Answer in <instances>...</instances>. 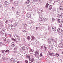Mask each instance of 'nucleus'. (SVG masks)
<instances>
[{
    "mask_svg": "<svg viewBox=\"0 0 63 63\" xmlns=\"http://www.w3.org/2000/svg\"><path fill=\"white\" fill-rule=\"evenodd\" d=\"M22 49L23 51L25 52H26L28 51V48L27 47L24 46L22 47Z\"/></svg>",
    "mask_w": 63,
    "mask_h": 63,
    "instance_id": "obj_1",
    "label": "nucleus"
},
{
    "mask_svg": "<svg viewBox=\"0 0 63 63\" xmlns=\"http://www.w3.org/2000/svg\"><path fill=\"white\" fill-rule=\"evenodd\" d=\"M10 5V3L7 1H5L4 4V5L6 7H8Z\"/></svg>",
    "mask_w": 63,
    "mask_h": 63,
    "instance_id": "obj_2",
    "label": "nucleus"
},
{
    "mask_svg": "<svg viewBox=\"0 0 63 63\" xmlns=\"http://www.w3.org/2000/svg\"><path fill=\"white\" fill-rule=\"evenodd\" d=\"M39 53H39V51H36L34 54L35 57L39 56Z\"/></svg>",
    "mask_w": 63,
    "mask_h": 63,
    "instance_id": "obj_3",
    "label": "nucleus"
},
{
    "mask_svg": "<svg viewBox=\"0 0 63 63\" xmlns=\"http://www.w3.org/2000/svg\"><path fill=\"white\" fill-rule=\"evenodd\" d=\"M48 48H49V49H50L51 50H52V49H53V47L52 45H48Z\"/></svg>",
    "mask_w": 63,
    "mask_h": 63,
    "instance_id": "obj_4",
    "label": "nucleus"
},
{
    "mask_svg": "<svg viewBox=\"0 0 63 63\" xmlns=\"http://www.w3.org/2000/svg\"><path fill=\"white\" fill-rule=\"evenodd\" d=\"M26 17H27L28 18H31V16L30 13H28L26 15Z\"/></svg>",
    "mask_w": 63,
    "mask_h": 63,
    "instance_id": "obj_5",
    "label": "nucleus"
},
{
    "mask_svg": "<svg viewBox=\"0 0 63 63\" xmlns=\"http://www.w3.org/2000/svg\"><path fill=\"white\" fill-rule=\"evenodd\" d=\"M43 12V10L42 9H39V10L38 11V14H41Z\"/></svg>",
    "mask_w": 63,
    "mask_h": 63,
    "instance_id": "obj_6",
    "label": "nucleus"
},
{
    "mask_svg": "<svg viewBox=\"0 0 63 63\" xmlns=\"http://www.w3.org/2000/svg\"><path fill=\"white\" fill-rule=\"evenodd\" d=\"M59 47H63V43L61 42L59 44Z\"/></svg>",
    "mask_w": 63,
    "mask_h": 63,
    "instance_id": "obj_7",
    "label": "nucleus"
},
{
    "mask_svg": "<svg viewBox=\"0 0 63 63\" xmlns=\"http://www.w3.org/2000/svg\"><path fill=\"white\" fill-rule=\"evenodd\" d=\"M14 4L16 6H17L18 5V2L17 1H15L14 2Z\"/></svg>",
    "mask_w": 63,
    "mask_h": 63,
    "instance_id": "obj_8",
    "label": "nucleus"
},
{
    "mask_svg": "<svg viewBox=\"0 0 63 63\" xmlns=\"http://www.w3.org/2000/svg\"><path fill=\"white\" fill-rule=\"evenodd\" d=\"M57 32L58 33H61L62 32V29L58 28L57 29Z\"/></svg>",
    "mask_w": 63,
    "mask_h": 63,
    "instance_id": "obj_9",
    "label": "nucleus"
},
{
    "mask_svg": "<svg viewBox=\"0 0 63 63\" xmlns=\"http://www.w3.org/2000/svg\"><path fill=\"white\" fill-rule=\"evenodd\" d=\"M10 61L11 62H12L13 63H15V62H16V60H15L13 58H11V59Z\"/></svg>",
    "mask_w": 63,
    "mask_h": 63,
    "instance_id": "obj_10",
    "label": "nucleus"
},
{
    "mask_svg": "<svg viewBox=\"0 0 63 63\" xmlns=\"http://www.w3.org/2000/svg\"><path fill=\"white\" fill-rule=\"evenodd\" d=\"M52 29L54 31H55L56 30V27L54 26H53L52 27Z\"/></svg>",
    "mask_w": 63,
    "mask_h": 63,
    "instance_id": "obj_11",
    "label": "nucleus"
},
{
    "mask_svg": "<svg viewBox=\"0 0 63 63\" xmlns=\"http://www.w3.org/2000/svg\"><path fill=\"white\" fill-rule=\"evenodd\" d=\"M22 25H23L24 26V29H26V28H27V26L26 23H23L22 24Z\"/></svg>",
    "mask_w": 63,
    "mask_h": 63,
    "instance_id": "obj_12",
    "label": "nucleus"
},
{
    "mask_svg": "<svg viewBox=\"0 0 63 63\" xmlns=\"http://www.w3.org/2000/svg\"><path fill=\"white\" fill-rule=\"evenodd\" d=\"M49 2L50 4H54V1L52 0H49Z\"/></svg>",
    "mask_w": 63,
    "mask_h": 63,
    "instance_id": "obj_13",
    "label": "nucleus"
},
{
    "mask_svg": "<svg viewBox=\"0 0 63 63\" xmlns=\"http://www.w3.org/2000/svg\"><path fill=\"white\" fill-rule=\"evenodd\" d=\"M47 41H48L47 43H48V45H47V46H48V45H49L51 44V40H50V39H48V40Z\"/></svg>",
    "mask_w": 63,
    "mask_h": 63,
    "instance_id": "obj_14",
    "label": "nucleus"
},
{
    "mask_svg": "<svg viewBox=\"0 0 63 63\" xmlns=\"http://www.w3.org/2000/svg\"><path fill=\"white\" fill-rule=\"evenodd\" d=\"M57 2H58L59 6H61L62 5V2L61 1H57Z\"/></svg>",
    "mask_w": 63,
    "mask_h": 63,
    "instance_id": "obj_15",
    "label": "nucleus"
},
{
    "mask_svg": "<svg viewBox=\"0 0 63 63\" xmlns=\"http://www.w3.org/2000/svg\"><path fill=\"white\" fill-rule=\"evenodd\" d=\"M11 45L13 47H15V46H16V44H15V43L13 42L11 43Z\"/></svg>",
    "mask_w": 63,
    "mask_h": 63,
    "instance_id": "obj_16",
    "label": "nucleus"
},
{
    "mask_svg": "<svg viewBox=\"0 0 63 63\" xmlns=\"http://www.w3.org/2000/svg\"><path fill=\"white\" fill-rule=\"evenodd\" d=\"M10 50H9L7 49L6 50H5V52L4 53L5 54L6 53H10Z\"/></svg>",
    "mask_w": 63,
    "mask_h": 63,
    "instance_id": "obj_17",
    "label": "nucleus"
},
{
    "mask_svg": "<svg viewBox=\"0 0 63 63\" xmlns=\"http://www.w3.org/2000/svg\"><path fill=\"white\" fill-rule=\"evenodd\" d=\"M44 18L43 17L41 18L40 17L39 18V21H43L44 20Z\"/></svg>",
    "mask_w": 63,
    "mask_h": 63,
    "instance_id": "obj_18",
    "label": "nucleus"
},
{
    "mask_svg": "<svg viewBox=\"0 0 63 63\" xmlns=\"http://www.w3.org/2000/svg\"><path fill=\"white\" fill-rule=\"evenodd\" d=\"M52 6L51 5L49 6L48 8L49 10H50L52 9Z\"/></svg>",
    "mask_w": 63,
    "mask_h": 63,
    "instance_id": "obj_19",
    "label": "nucleus"
},
{
    "mask_svg": "<svg viewBox=\"0 0 63 63\" xmlns=\"http://www.w3.org/2000/svg\"><path fill=\"white\" fill-rule=\"evenodd\" d=\"M57 16L59 17V18H60L62 17V16L60 14H57Z\"/></svg>",
    "mask_w": 63,
    "mask_h": 63,
    "instance_id": "obj_20",
    "label": "nucleus"
},
{
    "mask_svg": "<svg viewBox=\"0 0 63 63\" xmlns=\"http://www.w3.org/2000/svg\"><path fill=\"white\" fill-rule=\"evenodd\" d=\"M29 61H31V62H30L29 63H32V62H33L34 61V58L33 57L32 58L31 60H30Z\"/></svg>",
    "mask_w": 63,
    "mask_h": 63,
    "instance_id": "obj_21",
    "label": "nucleus"
},
{
    "mask_svg": "<svg viewBox=\"0 0 63 63\" xmlns=\"http://www.w3.org/2000/svg\"><path fill=\"white\" fill-rule=\"evenodd\" d=\"M48 5H49V4H48V2L45 5V8H46V9H47V8H48Z\"/></svg>",
    "mask_w": 63,
    "mask_h": 63,
    "instance_id": "obj_22",
    "label": "nucleus"
},
{
    "mask_svg": "<svg viewBox=\"0 0 63 63\" xmlns=\"http://www.w3.org/2000/svg\"><path fill=\"white\" fill-rule=\"evenodd\" d=\"M30 1L29 0H27L25 2L26 4H28L30 3Z\"/></svg>",
    "mask_w": 63,
    "mask_h": 63,
    "instance_id": "obj_23",
    "label": "nucleus"
},
{
    "mask_svg": "<svg viewBox=\"0 0 63 63\" xmlns=\"http://www.w3.org/2000/svg\"><path fill=\"white\" fill-rule=\"evenodd\" d=\"M4 37H5V38H7V37H8V33H4Z\"/></svg>",
    "mask_w": 63,
    "mask_h": 63,
    "instance_id": "obj_24",
    "label": "nucleus"
},
{
    "mask_svg": "<svg viewBox=\"0 0 63 63\" xmlns=\"http://www.w3.org/2000/svg\"><path fill=\"white\" fill-rule=\"evenodd\" d=\"M31 37L32 38L31 41H33V40L35 39V37H34L33 36H31Z\"/></svg>",
    "mask_w": 63,
    "mask_h": 63,
    "instance_id": "obj_25",
    "label": "nucleus"
},
{
    "mask_svg": "<svg viewBox=\"0 0 63 63\" xmlns=\"http://www.w3.org/2000/svg\"><path fill=\"white\" fill-rule=\"evenodd\" d=\"M59 9L60 10H63V7L62 6H61L59 7Z\"/></svg>",
    "mask_w": 63,
    "mask_h": 63,
    "instance_id": "obj_26",
    "label": "nucleus"
},
{
    "mask_svg": "<svg viewBox=\"0 0 63 63\" xmlns=\"http://www.w3.org/2000/svg\"><path fill=\"white\" fill-rule=\"evenodd\" d=\"M11 28L12 29V30H15V26H14V27H11Z\"/></svg>",
    "mask_w": 63,
    "mask_h": 63,
    "instance_id": "obj_27",
    "label": "nucleus"
},
{
    "mask_svg": "<svg viewBox=\"0 0 63 63\" xmlns=\"http://www.w3.org/2000/svg\"><path fill=\"white\" fill-rule=\"evenodd\" d=\"M56 19L58 22H59V23H60L61 22L60 21V20L59 19L57 18Z\"/></svg>",
    "mask_w": 63,
    "mask_h": 63,
    "instance_id": "obj_28",
    "label": "nucleus"
},
{
    "mask_svg": "<svg viewBox=\"0 0 63 63\" xmlns=\"http://www.w3.org/2000/svg\"><path fill=\"white\" fill-rule=\"evenodd\" d=\"M48 52L49 53V55H50V56H52V55H53V53H50L49 51H48Z\"/></svg>",
    "mask_w": 63,
    "mask_h": 63,
    "instance_id": "obj_29",
    "label": "nucleus"
},
{
    "mask_svg": "<svg viewBox=\"0 0 63 63\" xmlns=\"http://www.w3.org/2000/svg\"><path fill=\"white\" fill-rule=\"evenodd\" d=\"M8 29H10V28H11V26L10 24L8 25Z\"/></svg>",
    "mask_w": 63,
    "mask_h": 63,
    "instance_id": "obj_30",
    "label": "nucleus"
},
{
    "mask_svg": "<svg viewBox=\"0 0 63 63\" xmlns=\"http://www.w3.org/2000/svg\"><path fill=\"white\" fill-rule=\"evenodd\" d=\"M17 49V47H16L14 49V50L15 51H16Z\"/></svg>",
    "mask_w": 63,
    "mask_h": 63,
    "instance_id": "obj_31",
    "label": "nucleus"
},
{
    "mask_svg": "<svg viewBox=\"0 0 63 63\" xmlns=\"http://www.w3.org/2000/svg\"><path fill=\"white\" fill-rule=\"evenodd\" d=\"M27 40H30V39H31V38H30V36H28V37H27Z\"/></svg>",
    "mask_w": 63,
    "mask_h": 63,
    "instance_id": "obj_32",
    "label": "nucleus"
},
{
    "mask_svg": "<svg viewBox=\"0 0 63 63\" xmlns=\"http://www.w3.org/2000/svg\"><path fill=\"white\" fill-rule=\"evenodd\" d=\"M52 11H53V12H56V9L55 8H53L52 9Z\"/></svg>",
    "mask_w": 63,
    "mask_h": 63,
    "instance_id": "obj_33",
    "label": "nucleus"
},
{
    "mask_svg": "<svg viewBox=\"0 0 63 63\" xmlns=\"http://www.w3.org/2000/svg\"><path fill=\"white\" fill-rule=\"evenodd\" d=\"M29 55L31 56V57H33V54L32 53H31L30 54H29Z\"/></svg>",
    "mask_w": 63,
    "mask_h": 63,
    "instance_id": "obj_34",
    "label": "nucleus"
},
{
    "mask_svg": "<svg viewBox=\"0 0 63 63\" xmlns=\"http://www.w3.org/2000/svg\"><path fill=\"white\" fill-rule=\"evenodd\" d=\"M0 27H1L2 28L3 27V23H1L0 24Z\"/></svg>",
    "mask_w": 63,
    "mask_h": 63,
    "instance_id": "obj_35",
    "label": "nucleus"
},
{
    "mask_svg": "<svg viewBox=\"0 0 63 63\" xmlns=\"http://www.w3.org/2000/svg\"><path fill=\"white\" fill-rule=\"evenodd\" d=\"M55 55H56V56H57V57H58V56H59V55H60L59 54L57 53H56L55 54Z\"/></svg>",
    "mask_w": 63,
    "mask_h": 63,
    "instance_id": "obj_36",
    "label": "nucleus"
},
{
    "mask_svg": "<svg viewBox=\"0 0 63 63\" xmlns=\"http://www.w3.org/2000/svg\"><path fill=\"white\" fill-rule=\"evenodd\" d=\"M15 38L16 39V40H20V38H19L18 36H17V37H16Z\"/></svg>",
    "mask_w": 63,
    "mask_h": 63,
    "instance_id": "obj_37",
    "label": "nucleus"
},
{
    "mask_svg": "<svg viewBox=\"0 0 63 63\" xmlns=\"http://www.w3.org/2000/svg\"><path fill=\"white\" fill-rule=\"evenodd\" d=\"M6 42L8 43H9L10 42H11V41L9 39H8L7 41H6Z\"/></svg>",
    "mask_w": 63,
    "mask_h": 63,
    "instance_id": "obj_38",
    "label": "nucleus"
},
{
    "mask_svg": "<svg viewBox=\"0 0 63 63\" xmlns=\"http://www.w3.org/2000/svg\"><path fill=\"white\" fill-rule=\"evenodd\" d=\"M2 58V59L3 60V61H4V60H6V59L4 57H3Z\"/></svg>",
    "mask_w": 63,
    "mask_h": 63,
    "instance_id": "obj_39",
    "label": "nucleus"
},
{
    "mask_svg": "<svg viewBox=\"0 0 63 63\" xmlns=\"http://www.w3.org/2000/svg\"><path fill=\"white\" fill-rule=\"evenodd\" d=\"M54 45H56L57 44V42H56V41H54Z\"/></svg>",
    "mask_w": 63,
    "mask_h": 63,
    "instance_id": "obj_40",
    "label": "nucleus"
},
{
    "mask_svg": "<svg viewBox=\"0 0 63 63\" xmlns=\"http://www.w3.org/2000/svg\"><path fill=\"white\" fill-rule=\"evenodd\" d=\"M5 50H2L1 51V52H2V53L3 54L4 53V51H5Z\"/></svg>",
    "mask_w": 63,
    "mask_h": 63,
    "instance_id": "obj_41",
    "label": "nucleus"
},
{
    "mask_svg": "<svg viewBox=\"0 0 63 63\" xmlns=\"http://www.w3.org/2000/svg\"><path fill=\"white\" fill-rule=\"evenodd\" d=\"M28 57L29 60H30L31 59V57H30V55H28Z\"/></svg>",
    "mask_w": 63,
    "mask_h": 63,
    "instance_id": "obj_42",
    "label": "nucleus"
},
{
    "mask_svg": "<svg viewBox=\"0 0 63 63\" xmlns=\"http://www.w3.org/2000/svg\"><path fill=\"white\" fill-rule=\"evenodd\" d=\"M14 26H15V25H14V24H12L11 25V27H13Z\"/></svg>",
    "mask_w": 63,
    "mask_h": 63,
    "instance_id": "obj_43",
    "label": "nucleus"
},
{
    "mask_svg": "<svg viewBox=\"0 0 63 63\" xmlns=\"http://www.w3.org/2000/svg\"><path fill=\"white\" fill-rule=\"evenodd\" d=\"M19 13H20V11H17V12H16V13L17 14H19Z\"/></svg>",
    "mask_w": 63,
    "mask_h": 63,
    "instance_id": "obj_44",
    "label": "nucleus"
},
{
    "mask_svg": "<svg viewBox=\"0 0 63 63\" xmlns=\"http://www.w3.org/2000/svg\"><path fill=\"white\" fill-rule=\"evenodd\" d=\"M60 27H62V23H61L59 25Z\"/></svg>",
    "mask_w": 63,
    "mask_h": 63,
    "instance_id": "obj_45",
    "label": "nucleus"
},
{
    "mask_svg": "<svg viewBox=\"0 0 63 63\" xmlns=\"http://www.w3.org/2000/svg\"><path fill=\"white\" fill-rule=\"evenodd\" d=\"M27 7H28V8H29V9L30 8V5H27Z\"/></svg>",
    "mask_w": 63,
    "mask_h": 63,
    "instance_id": "obj_46",
    "label": "nucleus"
},
{
    "mask_svg": "<svg viewBox=\"0 0 63 63\" xmlns=\"http://www.w3.org/2000/svg\"><path fill=\"white\" fill-rule=\"evenodd\" d=\"M42 53H41L40 54L39 56L41 57L42 56H43V55H42Z\"/></svg>",
    "mask_w": 63,
    "mask_h": 63,
    "instance_id": "obj_47",
    "label": "nucleus"
},
{
    "mask_svg": "<svg viewBox=\"0 0 63 63\" xmlns=\"http://www.w3.org/2000/svg\"><path fill=\"white\" fill-rule=\"evenodd\" d=\"M12 40H13V41H14L15 42L16 41V39L14 38H12Z\"/></svg>",
    "mask_w": 63,
    "mask_h": 63,
    "instance_id": "obj_48",
    "label": "nucleus"
},
{
    "mask_svg": "<svg viewBox=\"0 0 63 63\" xmlns=\"http://www.w3.org/2000/svg\"><path fill=\"white\" fill-rule=\"evenodd\" d=\"M12 9L13 11L15 10V8H14V7H12Z\"/></svg>",
    "mask_w": 63,
    "mask_h": 63,
    "instance_id": "obj_49",
    "label": "nucleus"
},
{
    "mask_svg": "<svg viewBox=\"0 0 63 63\" xmlns=\"http://www.w3.org/2000/svg\"><path fill=\"white\" fill-rule=\"evenodd\" d=\"M54 20H55V19H54V18H52V22H53V21H54Z\"/></svg>",
    "mask_w": 63,
    "mask_h": 63,
    "instance_id": "obj_50",
    "label": "nucleus"
},
{
    "mask_svg": "<svg viewBox=\"0 0 63 63\" xmlns=\"http://www.w3.org/2000/svg\"><path fill=\"white\" fill-rule=\"evenodd\" d=\"M25 62L26 63H28V61H27V60H25Z\"/></svg>",
    "mask_w": 63,
    "mask_h": 63,
    "instance_id": "obj_51",
    "label": "nucleus"
},
{
    "mask_svg": "<svg viewBox=\"0 0 63 63\" xmlns=\"http://www.w3.org/2000/svg\"><path fill=\"white\" fill-rule=\"evenodd\" d=\"M2 43L0 42V47H1L2 46Z\"/></svg>",
    "mask_w": 63,
    "mask_h": 63,
    "instance_id": "obj_52",
    "label": "nucleus"
},
{
    "mask_svg": "<svg viewBox=\"0 0 63 63\" xmlns=\"http://www.w3.org/2000/svg\"><path fill=\"white\" fill-rule=\"evenodd\" d=\"M22 31H23L24 32H26V31H25L24 30H22Z\"/></svg>",
    "mask_w": 63,
    "mask_h": 63,
    "instance_id": "obj_53",
    "label": "nucleus"
},
{
    "mask_svg": "<svg viewBox=\"0 0 63 63\" xmlns=\"http://www.w3.org/2000/svg\"><path fill=\"white\" fill-rule=\"evenodd\" d=\"M8 35H9V38H11V34H9Z\"/></svg>",
    "mask_w": 63,
    "mask_h": 63,
    "instance_id": "obj_54",
    "label": "nucleus"
},
{
    "mask_svg": "<svg viewBox=\"0 0 63 63\" xmlns=\"http://www.w3.org/2000/svg\"><path fill=\"white\" fill-rule=\"evenodd\" d=\"M3 40L4 42H6V40H7V38H5Z\"/></svg>",
    "mask_w": 63,
    "mask_h": 63,
    "instance_id": "obj_55",
    "label": "nucleus"
},
{
    "mask_svg": "<svg viewBox=\"0 0 63 63\" xmlns=\"http://www.w3.org/2000/svg\"><path fill=\"white\" fill-rule=\"evenodd\" d=\"M61 20L62 22V23H63V19H61Z\"/></svg>",
    "mask_w": 63,
    "mask_h": 63,
    "instance_id": "obj_56",
    "label": "nucleus"
},
{
    "mask_svg": "<svg viewBox=\"0 0 63 63\" xmlns=\"http://www.w3.org/2000/svg\"><path fill=\"white\" fill-rule=\"evenodd\" d=\"M1 8H2V6L0 4V9Z\"/></svg>",
    "mask_w": 63,
    "mask_h": 63,
    "instance_id": "obj_57",
    "label": "nucleus"
},
{
    "mask_svg": "<svg viewBox=\"0 0 63 63\" xmlns=\"http://www.w3.org/2000/svg\"><path fill=\"white\" fill-rule=\"evenodd\" d=\"M8 22V20H7L5 22V23H7Z\"/></svg>",
    "mask_w": 63,
    "mask_h": 63,
    "instance_id": "obj_58",
    "label": "nucleus"
},
{
    "mask_svg": "<svg viewBox=\"0 0 63 63\" xmlns=\"http://www.w3.org/2000/svg\"><path fill=\"white\" fill-rule=\"evenodd\" d=\"M48 30H49H49H50V27H48Z\"/></svg>",
    "mask_w": 63,
    "mask_h": 63,
    "instance_id": "obj_59",
    "label": "nucleus"
},
{
    "mask_svg": "<svg viewBox=\"0 0 63 63\" xmlns=\"http://www.w3.org/2000/svg\"><path fill=\"white\" fill-rule=\"evenodd\" d=\"M43 46H41V49H43Z\"/></svg>",
    "mask_w": 63,
    "mask_h": 63,
    "instance_id": "obj_60",
    "label": "nucleus"
},
{
    "mask_svg": "<svg viewBox=\"0 0 63 63\" xmlns=\"http://www.w3.org/2000/svg\"><path fill=\"white\" fill-rule=\"evenodd\" d=\"M44 47L45 48V49L46 50H47V47H46L45 46H44Z\"/></svg>",
    "mask_w": 63,
    "mask_h": 63,
    "instance_id": "obj_61",
    "label": "nucleus"
},
{
    "mask_svg": "<svg viewBox=\"0 0 63 63\" xmlns=\"http://www.w3.org/2000/svg\"><path fill=\"white\" fill-rule=\"evenodd\" d=\"M39 29V27H36V30H38Z\"/></svg>",
    "mask_w": 63,
    "mask_h": 63,
    "instance_id": "obj_62",
    "label": "nucleus"
},
{
    "mask_svg": "<svg viewBox=\"0 0 63 63\" xmlns=\"http://www.w3.org/2000/svg\"><path fill=\"white\" fill-rule=\"evenodd\" d=\"M61 38L62 39V40H63V35H62L61 36Z\"/></svg>",
    "mask_w": 63,
    "mask_h": 63,
    "instance_id": "obj_63",
    "label": "nucleus"
},
{
    "mask_svg": "<svg viewBox=\"0 0 63 63\" xmlns=\"http://www.w3.org/2000/svg\"><path fill=\"white\" fill-rule=\"evenodd\" d=\"M39 1L40 2H42L43 1V0H39Z\"/></svg>",
    "mask_w": 63,
    "mask_h": 63,
    "instance_id": "obj_64",
    "label": "nucleus"
}]
</instances>
